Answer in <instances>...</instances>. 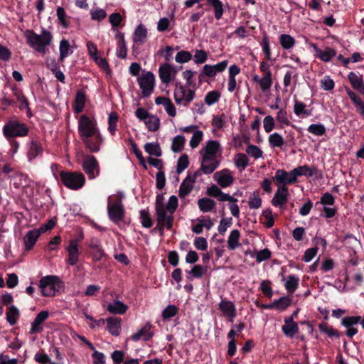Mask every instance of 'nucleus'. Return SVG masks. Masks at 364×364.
I'll list each match as a JSON object with an SVG mask.
<instances>
[{
  "label": "nucleus",
  "mask_w": 364,
  "mask_h": 364,
  "mask_svg": "<svg viewBox=\"0 0 364 364\" xmlns=\"http://www.w3.org/2000/svg\"><path fill=\"white\" fill-rule=\"evenodd\" d=\"M146 128L150 132H156L160 127V119L156 115L150 114V116L144 122Z\"/></svg>",
  "instance_id": "nucleus-45"
},
{
  "label": "nucleus",
  "mask_w": 364,
  "mask_h": 364,
  "mask_svg": "<svg viewBox=\"0 0 364 364\" xmlns=\"http://www.w3.org/2000/svg\"><path fill=\"white\" fill-rule=\"evenodd\" d=\"M19 316V311L14 306H11L6 313L7 321L11 325H14Z\"/></svg>",
  "instance_id": "nucleus-54"
},
{
  "label": "nucleus",
  "mask_w": 364,
  "mask_h": 364,
  "mask_svg": "<svg viewBox=\"0 0 364 364\" xmlns=\"http://www.w3.org/2000/svg\"><path fill=\"white\" fill-rule=\"evenodd\" d=\"M192 58V55L190 52L186 50H181L177 53L175 57V60L178 63H186L189 62Z\"/></svg>",
  "instance_id": "nucleus-58"
},
{
  "label": "nucleus",
  "mask_w": 364,
  "mask_h": 364,
  "mask_svg": "<svg viewBox=\"0 0 364 364\" xmlns=\"http://www.w3.org/2000/svg\"><path fill=\"white\" fill-rule=\"evenodd\" d=\"M64 284L58 277L49 275L43 277L39 282L41 292L44 296H53L63 290Z\"/></svg>",
  "instance_id": "nucleus-4"
},
{
  "label": "nucleus",
  "mask_w": 364,
  "mask_h": 364,
  "mask_svg": "<svg viewBox=\"0 0 364 364\" xmlns=\"http://www.w3.org/2000/svg\"><path fill=\"white\" fill-rule=\"evenodd\" d=\"M144 149L151 156L159 157L162 155L161 147L157 142H149L144 144Z\"/></svg>",
  "instance_id": "nucleus-41"
},
{
  "label": "nucleus",
  "mask_w": 364,
  "mask_h": 364,
  "mask_svg": "<svg viewBox=\"0 0 364 364\" xmlns=\"http://www.w3.org/2000/svg\"><path fill=\"white\" fill-rule=\"evenodd\" d=\"M311 47L314 49V56L323 62L328 63L336 56V51L330 47H326L324 49H320L315 43H311Z\"/></svg>",
  "instance_id": "nucleus-18"
},
{
  "label": "nucleus",
  "mask_w": 364,
  "mask_h": 364,
  "mask_svg": "<svg viewBox=\"0 0 364 364\" xmlns=\"http://www.w3.org/2000/svg\"><path fill=\"white\" fill-rule=\"evenodd\" d=\"M307 131L315 136H322L326 133V129L323 124L318 123L309 125Z\"/></svg>",
  "instance_id": "nucleus-52"
},
{
  "label": "nucleus",
  "mask_w": 364,
  "mask_h": 364,
  "mask_svg": "<svg viewBox=\"0 0 364 364\" xmlns=\"http://www.w3.org/2000/svg\"><path fill=\"white\" fill-rule=\"evenodd\" d=\"M41 233L37 229L29 230L23 237L25 248L26 250H31L36 244Z\"/></svg>",
  "instance_id": "nucleus-28"
},
{
  "label": "nucleus",
  "mask_w": 364,
  "mask_h": 364,
  "mask_svg": "<svg viewBox=\"0 0 364 364\" xmlns=\"http://www.w3.org/2000/svg\"><path fill=\"white\" fill-rule=\"evenodd\" d=\"M220 97V94L218 91L213 90L207 93L205 102L208 105L210 106L216 103L219 100Z\"/></svg>",
  "instance_id": "nucleus-62"
},
{
  "label": "nucleus",
  "mask_w": 364,
  "mask_h": 364,
  "mask_svg": "<svg viewBox=\"0 0 364 364\" xmlns=\"http://www.w3.org/2000/svg\"><path fill=\"white\" fill-rule=\"evenodd\" d=\"M173 97L177 105L188 106L194 99L195 92L189 87L176 83L173 92Z\"/></svg>",
  "instance_id": "nucleus-7"
},
{
  "label": "nucleus",
  "mask_w": 364,
  "mask_h": 364,
  "mask_svg": "<svg viewBox=\"0 0 364 364\" xmlns=\"http://www.w3.org/2000/svg\"><path fill=\"white\" fill-rule=\"evenodd\" d=\"M240 233L238 230H232L228 236V246L230 250H235L240 245Z\"/></svg>",
  "instance_id": "nucleus-39"
},
{
  "label": "nucleus",
  "mask_w": 364,
  "mask_h": 364,
  "mask_svg": "<svg viewBox=\"0 0 364 364\" xmlns=\"http://www.w3.org/2000/svg\"><path fill=\"white\" fill-rule=\"evenodd\" d=\"M178 207V198L171 196L168 201L164 202V196L162 194L158 195L156 198V213L157 228L161 235L164 234V229L170 230L172 228L173 217V215Z\"/></svg>",
  "instance_id": "nucleus-1"
},
{
  "label": "nucleus",
  "mask_w": 364,
  "mask_h": 364,
  "mask_svg": "<svg viewBox=\"0 0 364 364\" xmlns=\"http://www.w3.org/2000/svg\"><path fill=\"white\" fill-rule=\"evenodd\" d=\"M85 146L91 152H97L100 149V146L103 141L102 136L100 132L81 139Z\"/></svg>",
  "instance_id": "nucleus-19"
},
{
  "label": "nucleus",
  "mask_w": 364,
  "mask_h": 364,
  "mask_svg": "<svg viewBox=\"0 0 364 364\" xmlns=\"http://www.w3.org/2000/svg\"><path fill=\"white\" fill-rule=\"evenodd\" d=\"M334 86V81L329 75H325L321 80V87L325 91H331L333 90Z\"/></svg>",
  "instance_id": "nucleus-60"
},
{
  "label": "nucleus",
  "mask_w": 364,
  "mask_h": 364,
  "mask_svg": "<svg viewBox=\"0 0 364 364\" xmlns=\"http://www.w3.org/2000/svg\"><path fill=\"white\" fill-rule=\"evenodd\" d=\"M284 325L282 326V331L286 336L292 338L299 331L297 323L292 321V318L284 319Z\"/></svg>",
  "instance_id": "nucleus-29"
},
{
  "label": "nucleus",
  "mask_w": 364,
  "mask_h": 364,
  "mask_svg": "<svg viewBox=\"0 0 364 364\" xmlns=\"http://www.w3.org/2000/svg\"><path fill=\"white\" fill-rule=\"evenodd\" d=\"M60 176L64 186L71 190H78L82 188L85 183V176L79 172L62 171Z\"/></svg>",
  "instance_id": "nucleus-5"
},
{
  "label": "nucleus",
  "mask_w": 364,
  "mask_h": 364,
  "mask_svg": "<svg viewBox=\"0 0 364 364\" xmlns=\"http://www.w3.org/2000/svg\"><path fill=\"white\" fill-rule=\"evenodd\" d=\"M149 328L147 326H144L139 329L136 333L132 336V338L134 341H137L142 338L144 341H148L151 337L149 334Z\"/></svg>",
  "instance_id": "nucleus-53"
},
{
  "label": "nucleus",
  "mask_w": 364,
  "mask_h": 364,
  "mask_svg": "<svg viewBox=\"0 0 364 364\" xmlns=\"http://www.w3.org/2000/svg\"><path fill=\"white\" fill-rule=\"evenodd\" d=\"M116 38H118L117 48L116 51L117 55L119 58L124 59L127 57V48L124 34L120 32H117L116 34Z\"/></svg>",
  "instance_id": "nucleus-32"
},
{
  "label": "nucleus",
  "mask_w": 364,
  "mask_h": 364,
  "mask_svg": "<svg viewBox=\"0 0 364 364\" xmlns=\"http://www.w3.org/2000/svg\"><path fill=\"white\" fill-rule=\"evenodd\" d=\"M218 307L223 316L228 317L230 322H233L236 316V308L234 303L231 301L223 299L219 303Z\"/></svg>",
  "instance_id": "nucleus-20"
},
{
  "label": "nucleus",
  "mask_w": 364,
  "mask_h": 364,
  "mask_svg": "<svg viewBox=\"0 0 364 364\" xmlns=\"http://www.w3.org/2000/svg\"><path fill=\"white\" fill-rule=\"evenodd\" d=\"M124 195L122 192H117V194L108 198L107 214L109 220L115 224L122 221L124 218L125 210L122 203Z\"/></svg>",
  "instance_id": "nucleus-3"
},
{
  "label": "nucleus",
  "mask_w": 364,
  "mask_h": 364,
  "mask_svg": "<svg viewBox=\"0 0 364 364\" xmlns=\"http://www.w3.org/2000/svg\"><path fill=\"white\" fill-rule=\"evenodd\" d=\"M268 142L272 148H282L285 143L283 136L277 132L269 135Z\"/></svg>",
  "instance_id": "nucleus-40"
},
{
  "label": "nucleus",
  "mask_w": 364,
  "mask_h": 364,
  "mask_svg": "<svg viewBox=\"0 0 364 364\" xmlns=\"http://www.w3.org/2000/svg\"><path fill=\"white\" fill-rule=\"evenodd\" d=\"M43 148L38 141H32L30 144V148L28 152V159L31 161L34 159L37 156L41 154Z\"/></svg>",
  "instance_id": "nucleus-43"
},
{
  "label": "nucleus",
  "mask_w": 364,
  "mask_h": 364,
  "mask_svg": "<svg viewBox=\"0 0 364 364\" xmlns=\"http://www.w3.org/2000/svg\"><path fill=\"white\" fill-rule=\"evenodd\" d=\"M186 142V139L182 135L176 136L171 143V150L175 153H178L183 151Z\"/></svg>",
  "instance_id": "nucleus-46"
},
{
  "label": "nucleus",
  "mask_w": 364,
  "mask_h": 364,
  "mask_svg": "<svg viewBox=\"0 0 364 364\" xmlns=\"http://www.w3.org/2000/svg\"><path fill=\"white\" fill-rule=\"evenodd\" d=\"M235 166L240 171H242L249 164V159L247 156L242 153H239L235 155L233 158Z\"/></svg>",
  "instance_id": "nucleus-38"
},
{
  "label": "nucleus",
  "mask_w": 364,
  "mask_h": 364,
  "mask_svg": "<svg viewBox=\"0 0 364 364\" xmlns=\"http://www.w3.org/2000/svg\"><path fill=\"white\" fill-rule=\"evenodd\" d=\"M248 205L250 209H258L262 205V199L258 191H254L248 200Z\"/></svg>",
  "instance_id": "nucleus-51"
},
{
  "label": "nucleus",
  "mask_w": 364,
  "mask_h": 364,
  "mask_svg": "<svg viewBox=\"0 0 364 364\" xmlns=\"http://www.w3.org/2000/svg\"><path fill=\"white\" fill-rule=\"evenodd\" d=\"M200 176V171H196L193 175L188 176L181 183L179 188V196L184 198L193 188L197 176Z\"/></svg>",
  "instance_id": "nucleus-16"
},
{
  "label": "nucleus",
  "mask_w": 364,
  "mask_h": 364,
  "mask_svg": "<svg viewBox=\"0 0 364 364\" xmlns=\"http://www.w3.org/2000/svg\"><path fill=\"white\" fill-rule=\"evenodd\" d=\"M77 129L81 139L100 132L96 121L85 114L79 118Z\"/></svg>",
  "instance_id": "nucleus-6"
},
{
  "label": "nucleus",
  "mask_w": 364,
  "mask_h": 364,
  "mask_svg": "<svg viewBox=\"0 0 364 364\" xmlns=\"http://www.w3.org/2000/svg\"><path fill=\"white\" fill-rule=\"evenodd\" d=\"M91 18L94 21H101L107 16L106 11L102 9H92L90 11Z\"/></svg>",
  "instance_id": "nucleus-64"
},
{
  "label": "nucleus",
  "mask_w": 364,
  "mask_h": 364,
  "mask_svg": "<svg viewBox=\"0 0 364 364\" xmlns=\"http://www.w3.org/2000/svg\"><path fill=\"white\" fill-rule=\"evenodd\" d=\"M102 305L108 312L113 314L122 315L124 314L128 309L127 304L117 299H114L113 301H107L104 299Z\"/></svg>",
  "instance_id": "nucleus-15"
},
{
  "label": "nucleus",
  "mask_w": 364,
  "mask_h": 364,
  "mask_svg": "<svg viewBox=\"0 0 364 364\" xmlns=\"http://www.w3.org/2000/svg\"><path fill=\"white\" fill-rule=\"evenodd\" d=\"M315 168H311L306 165L300 166L293 169L295 178L297 180L299 176H304L311 177L316 173Z\"/></svg>",
  "instance_id": "nucleus-37"
},
{
  "label": "nucleus",
  "mask_w": 364,
  "mask_h": 364,
  "mask_svg": "<svg viewBox=\"0 0 364 364\" xmlns=\"http://www.w3.org/2000/svg\"><path fill=\"white\" fill-rule=\"evenodd\" d=\"M24 35L27 44L42 55L47 53L48 48L51 46L53 41V33L45 28H41L40 34L35 33L32 30H26Z\"/></svg>",
  "instance_id": "nucleus-2"
},
{
  "label": "nucleus",
  "mask_w": 364,
  "mask_h": 364,
  "mask_svg": "<svg viewBox=\"0 0 364 364\" xmlns=\"http://www.w3.org/2000/svg\"><path fill=\"white\" fill-rule=\"evenodd\" d=\"M208 2L213 7L215 18L219 20L222 18L224 9L223 2L220 0H207Z\"/></svg>",
  "instance_id": "nucleus-49"
},
{
  "label": "nucleus",
  "mask_w": 364,
  "mask_h": 364,
  "mask_svg": "<svg viewBox=\"0 0 364 364\" xmlns=\"http://www.w3.org/2000/svg\"><path fill=\"white\" fill-rule=\"evenodd\" d=\"M203 133L200 130H196L190 140L189 144L192 149L196 148L203 139Z\"/></svg>",
  "instance_id": "nucleus-56"
},
{
  "label": "nucleus",
  "mask_w": 364,
  "mask_h": 364,
  "mask_svg": "<svg viewBox=\"0 0 364 364\" xmlns=\"http://www.w3.org/2000/svg\"><path fill=\"white\" fill-rule=\"evenodd\" d=\"M82 166L90 180H93L100 175V166L94 156H85L82 162Z\"/></svg>",
  "instance_id": "nucleus-10"
},
{
  "label": "nucleus",
  "mask_w": 364,
  "mask_h": 364,
  "mask_svg": "<svg viewBox=\"0 0 364 364\" xmlns=\"http://www.w3.org/2000/svg\"><path fill=\"white\" fill-rule=\"evenodd\" d=\"M118 115L115 112H111L108 116V131L114 136L117 129Z\"/></svg>",
  "instance_id": "nucleus-50"
},
{
  "label": "nucleus",
  "mask_w": 364,
  "mask_h": 364,
  "mask_svg": "<svg viewBox=\"0 0 364 364\" xmlns=\"http://www.w3.org/2000/svg\"><path fill=\"white\" fill-rule=\"evenodd\" d=\"M147 38V30L142 24H139L134 33L133 41L135 43L142 44L145 42Z\"/></svg>",
  "instance_id": "nucleus-33"
},
{
  "label": "nucleus",
  "mask_w": 364,
  "mask_h": 364,
  "mask_svg": "<svg viewBox=\"0 0 364 364\" xmlns=\"http://www.w3.org/2000/svg\"><path fill=\"white\" fill-rule=\"evenodd\" d=\"M141 94L144 97H149L155 87V76L149 71H144L141 75L137 78Z\"/></svg>",
  "instance_id": "nucleus-9"
},
{
  "label": "nucleus",
  "mask_w": 364,
  "mask_h": 364,
  "mask_svg": "<svg viewBox=\"0 0 364 364\" xmlns=\"http://www.w3.org/2000/svg\"><path fill=\"white\" fill-rule=\"evenodd\" d=\"M74 50L67 39H62L59 44V60L63 62L65 58L72 55Z\"/></svg>",
  "instance_id": "nucleus-30"
},
{
  "label": "nucleus",
  "mask_w": 364,
  "mask_h": 364,
  "mask_svg": "<svg viewBox=\"0 0 364 364\" xmlns=\"http://www.w3.org/2000/svg\"><path fill=\"white\" fill-rule=\"evenodd\" d=\"M178 73L177 68L169 63H164L159 66V75L163 84L168 85L173 81Z\"/></svg>",
  "instance_id": "nucleus-11"
},
{
  "label": "nucleus",
  "mask_w": 364,
  "mask_h": 364,
  "mask_svg": "<svg viewBox=\"0 0 364 364\" xmlns=\"http://www.w3.org/2000/svg\"><path fill=\"white\" fill-rule=\"evenodd\" d=\"M273 180L275 181L277 187H287V186L296 182L293 170L288 172L284 169H278L275 172Z\"/></svg>",
  "instance_id": "nucleus-12"
},
{
  "label": "nucleus",
  "mask_w": 364,
  "mask_h": 364,
  "mask_svg": "<svg viewBox=\"0 0 364 364\" xmlns=\"http://www.w3.org/2000/svg\"><path fill=\"white\" fill-rule=\"evenodd\" d=\"M246 153L252 158L258 159L263 157L262 150L257 146L248 144L245 149Z\"/></svg>",
  "instance_id": "nucleus-48"
},
{
  "label": "nucleus",
  "mask_w": 364,
  "mask_h": 364,
  "mask_svg": "<svg viewBox=\"0 0 364 364\" xmlns=\"http://www.w3.org/2000/svg\"><path fill=\"white\" fill-rule=\"evenodd\" d=\"M220 144L215 140H210L206 142L205 146L200 150V155L218 157L220 155Z\"/></svg>",
  "instance_id": "nucleus-24"
},
{
  "label": "nucleus",
  "mask_w": 364,
  "mask_h": 364,
  "mask_svg": "<svg viewBox=\"0 0 364 364\" xmlns=\"http://www.w3.org/2000/svg\"><path fill=\"white\" fill-rule=\"evenodd\" d=\"M200 172L202 171L205 174H210L219 166L220 161L218 157L210 156L205 155H200Z\"/></svg>",
  "instance_id": "nucleus-14"
},
{
  "label": "nucleus",
  "mask_w": 364,
  "mask_h": 364,
  "mask_svg": "<svg viewBox=\"0 0 364 364\" xmlns=\"http://www.w3.org/2000/svg\"><path fill=\"white\" fill-rule=\"evenodd\" d=\"M189 165L188 156L187 154L181 156L177 161L176 171L180 173L183 172Z\"/></svg>",
  "instance_id": "nucleus-59"
},
{
  "label": "nucleus",
  "mask_w": 364,
  "mask_h": 364,
  "mask_svg": "<svg viewBox=\"0 0 364 364\" xmlns=\"http://www.w3.org/2000/svg\"><path fill=\"white\" fill-rule=\"evenodd\" d=\"M274 309L282 311H284L287 307H289L292 303V296L287 295L286 296H282L279 299L274 300Z\"/></svg>",
  "instance_id": "nucleus-36"
},
{
  "label": "nucleus",
  "mask_w": 364,
  "mask_h": 364,
  "mask_svg": "<svg viewBox=\"0 0 364 364\" xmlns=\"http://www.w3.org/2000/svg\"><path fill=\"white\" fill-rule=\"evenodd\" d=\"M207 271V267H203L200 264L194 265L192 267V269L188 272L187 278L191 280L194 278H201L203 275L206 274Z\"/></svg>",
  "instance_id": "nucleus-35"
},
{
  "label": "nucleus",
  "mask_w": 364,
  "mask_h": 364,
  "mask_svg": "<svg viewBox=\"0 0 364 364\" xmlns=\"http://www.w3.org/2000/svg\"><path fill=\"white\" fill-rule=\"evenodd\" d=\"M48 316L49 312L48 311H41L31 323V333L41 332L43 330L42 324L48 318Z\"/></svg>",
  "instance_id": "nucleus-27"
},
{
  "label": "nucleus",
  "mask_w": 364,
  "mask_h": 364,
  "mask_svg": "<svg viewBox=\"0 0 364 364\" xmlns=\"http://www.w3.org/2000/svg\"><path fill=\"white\" fill-rule=\"evenodd\" d=\"M282 282L284 287L289 295L292 296L293 293L298 289L299 284V278L294 274L283 277Z\"/></svg>",
  "instance_id": "nucleus-26"
},
{
  "label": "nucleus",
  "mask_w": 364,
  "mask_h": 364,
  "mask_svg": "<svg viewBox=\"0 0 364 364\" xmlns=\"http://www.w3.org/2000/svg\"><path fill=\"white\" fill-rule=\"evenodd\" d=\"M178 312V308L175 305H168L163 311L162 317L165 320L170 319L175 316Z\"/></svg>",
  "instance_id": "nucleus-61"
},
{
  "label": "nucleus",
  "mask_w": 364,
  "mask_h": 364,
  "mask_svg": "<svg viewBox=\"0 0 364 364\" xmlns=\"http://www.w3.org/2000/svg\"><path fill=\"white\" fill-rule=\"evenodd\" d=\"M199 210L203 213L212 212L215 209V202L210 198L204 197L198 200Z\"/></svg>",
  "instance_id": "nucleus-31"
},
{
  "label": "nucleus",
  "mask_w": 364,
  "mask_h": 364,
  "mask_svg": "<svg viewBox=\"0 0 364 364\" xmlns=\"http://www.w3.org/2000/svg\"><path fill=\"white\" fill-rule=\"evenodd\" d=\"M85 104V95L82 91H78L75 96L73 105V110L75 113H80L83 110Z\"/></svg>",
  "instance_id": "nucleus-42"
},
{
  "label": "nucleus",
  "mask_w": 364,
  "mask_h": 364,
  "mask_svg": "<svg viewBox=\"0 0 364 364\" xmlns=\"http://www.w3.org/2000/svg\"><path fill=\"white\" fill-rule=\"evenodd\" d=\"M106 321L109 332L113 336H118L121 330V319L116 317H109Z\"/></svg>",
  "instance_id": "nucleus-34"
},
{
  "label": "nucleus",
  "mask_w": 364,
  "mask_h": 364,
  "mask_svg": "<svg viewBox=\"0 0 364 364\" xmlns=\"http://www.w3.org/2000/svg\"><path fill=\"white\" fill-rule=\"evenodd\" d=\"M276 120L281 126H289L291 124L287 112L283 109L277 113Z\"/></svg>",
  "instance_id": "nucleus-55"
},
{
  "label": "nucleus",
  "mask_w": 364,
  "mask_h": 364,
  "mask_svg": "<svg viewBox=\"0 0 364 364\" xmlns=\"http://www.w3.org/2000/svg\"><path fill=\"white\" fill-rule=\"evenodd\" d=\"M213 178L221 188L230 186L235 181L232 172L228 168H223L215 172Z\"/></svg>",
  "instance_id": "nucleus-13"
},
{
  "label": "nucleus",
  "mask_w": 364,
  "mask_h": 364,
  "mask_svg": "<svg viewBox=\"0 0 364 364\" xmlns=\"http://www.w3.org/2000/svg\"><path fill=\"white\" fill-rule=\"evenodd\" d=\"M28 132V127L17 121H10L4 124L3 133L6 138L23 137L27 135Z\"/></svg>",
  "instance_id": "nucleus-8"
},
{
  "label": "nucleus",
  "mask_w": 364,
  "mask_h": 364,
  "mask_svg": "<svg viewBox=\"0 0 364 364\" xmlns=\"http://www.w3.org/2000/svg\"><path fill=\"white\" fill-rule=\"evenodd\" d=\"M79 239H73L71 240L69 242V245L66 247V250L68 254V263L71 265H75L79 259Z\"/></svg>",
  "instance_id": "nucleus-17"
},
{
  "label": "nucleus",
  "mask_w": 364,
  "mask_h": 364,
  "mask_svg": "<svg viewBox=\"0 0 364 364\" xmlns=\"http://www.w3.org/2000/svg\"><path fill=\"white\" fill-rule=\"evenodd\" d=\"M348 79L352 88L361 95H364V81L363 75L359 73L350 72L348 75Z\"/></svg>",
  "instance_id": "nucleus-21"
},
{
  "label": "nucleus",
  "mask_w": 364,
  "mask_h": 364,
  "mask_svg": "<svg viewBox=\"0 0 364 364\" xmlns=\"http://www.w3.org/2000/svg\"><path fill=\"white\" fill-rule=\"evenodd\" d=\"M288 197L289 191L287 187H277L272 200V205L276 207L282 208L287 202Z\"/></svg>",
  "instance_id": "nucleus-22"
},
{
  "label": "nucleus",
  "mask_w": 364,
  "mask_h": 364,
  "mask_svg": "<svg viewBox=\"0 0 364 364\" xmlns=\"http://www.w3.org/2000/svg\"><path fill=\"white\" fill-rule=\"evenodd\" d=\"M294 112L299 117H308L311 115V111L306 109V105L300 101H296L294 105Z\"/></svg>",
  "instance_id": "nucleus-44"
},
{
  "label": "nucleus",
  "mask_w": 364,
  "mask_h": 364,
  "mask_svg": "<svg viewBox=\"0 0 364 364\" xmlns=\"http://www.w3.org/2000/svg\"><path fill=\"white\" fill-rule=\"evenodd\" d=\"M252 81L259 85L262 92L265 93L270 90L273 84L272 75H264L260 77L255 74L252 76Z\"/></svg>",
  "instance_id": "nucleus-23"
},
{
  "label": "nucleus",
  "mask_w": 364,
  "mask_h": 364,
  "mask_svg": "<svg viewBox=\"0 0 364 364\" xmlns=\"http://www.w3.org/2000/svg\"><path fill=\"white\" fill-rule=\"evenodd\" d=\"M361 321V317L356 316H348L342 319V325L346 328L353 327Z\"/></svg>",
  "instance_id": "nucleus-63"
},
{
  "label": "nucleus",
  "mask_w": 364,
  "mask_h": 364,
  "mask_svg": "<svg viewBox=\"0 0 364 364\" xmlns=\"http://www.w3.org/2000/svg\"><path fill=\"white\" fill-rule=\"evenodd\" d=\"M140 218L143 227L146 228H149L152 226V220L147 210H141L140 211Z\"/></svg>",
  "instance_id": "nucleus-57"
},
{
  "label": "nucleus",
  "mask_w": 364,
  "mask_h": 364,
  "mask_svg": "<svg viewBox=\"0 0 364 364\" xmlns=\"http://www.w3.org/2000/svg\"><path fill=\"white\" fill-rule=\"evenodd\" d=\"M155 103L157 105H162L168 114L171 117L176 116V109L171 100L166 97H157L155 98Z\"/></svg>",
  "instance_id": "nucleus-25"
},
{
  "label": "nucleus",
  "mask_w": 364,
  "mask_h": 364,
  "mask_svg": "<svg viewBox=\"0 0 364 364\" xmlns=\"http://www.w3.org/2000/svg\"><path fill=\"white\" fill-rule=\"evenodd\" d=\"M279 43L284 49L289 50L295 46L296 41L289 34H282L279 36Z\"/></svg>",
  "instance_id": "nucleus-47"
}]
</instances>
